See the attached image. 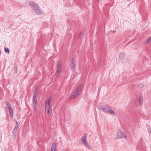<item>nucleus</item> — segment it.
<instances>
[{
	"label": "nucleus",
	"instance_id": "f257e3e1",
	"mask_svg": "<svg viewBox=\"0 0 151 151\" xmlns=\"http://www.w3.org/2000/svg\"><path fill=\"white\" fill-rule=\"evenodd\" d=\"M82 88V84H80L75 89L73 93L70 96L69 99H75L81 93V90Z\"/></svg>",
	"mask_w": 151,
	"mask_h": 151
},
{
	"label": "nucleus",
	"instance_id": "f03ea898",
	"mask_svg": "<svg viewBox=\"0 0 151 151\" xmlns=\"http://www.w3.org/2000/svg\"><path fill=\"white\" fill-rule=\"evenodd\" d=\"M28 4L29 6L32 8V10L34 12L40 7L37 4L32 1H30Z\"/></svg>",
	"mask_w": 151,
	"mask_h": 151
},
{
	"label": "nucleus",
	"instance_id": "7ed1b4c3",
	"mask_svg": "<svg viewBox=\"0 0 151 151\" xmlns=\"http://www.w3.org/2000/svg\"><path fill=\"white\" fill-rule=\"evenodd\" d=\"M116 136V138L119 139L126 137V136L123 132L120 130L118 131Z\"/></svg>",
	"mask_w": 151,
	"mask_h": 151
},
{
	"label": "nucleus",
	"instance_id": "20e7f679",
	"mask_svg": "<svg viewBox=\"0 0 151 151\" xmlns=\"http://www.w3.org/2000/svg\"><path fill=\"white\" fill-rule=\"evenodd\" d=\"M62 69V63L61 61H60L58 65L57 68V71L56 75L57 76H58L61 72Z\"/></svg>",
	"mask_w": 151,
	"mask_h": 151
},
{
	"label": "nucleus",
	"instance_id": "39448f33",
	"mask_svg": "<svg viewBox=\"0 0 151 151\" xmlns=\"http://www.w3.org/2000/svg\"><path fill=\"white\" fill-rule=\"evenodd\" d=\"M87 136V134L85 133L81 138V141L83 145L88 142L86 140Z\"/></svg>",
	"mask_w": 151,
	"mask_h": 151
},
{
	"label": "nucleus",
	"instance_id": "423d86ee",
	"mask_svg": "<svg viewBox=\"0 0 151 151\" xmlns=\"http://www.w3.org/2000/svg\"><path fill=\"white\" fill-rule=\"evenodd\" d=\"M36 14L38 15H40L44 14V12L40 7L34 12Z\"/></svg>",
	"mask_w": 151,
	"mask_h": 151
},
{
	"label": "nucleus",
	"instance_id": "0eeeda50",
	"mask_svg": "<svg viewBox=\"0 0 151 151\" xmlns=\"http://www.w3.org/2000/svg\"><path fill=\"white\" fill-rule=\"evenodd\" d=\"M70 68L73 72L75 70V61L73 58L71 61Z\"/></svg>",
	"mask_w": 151,
	"mask_h": 151
},
{
	"label": "nucleus",
	"instance_id": "6e6552de",
	"mask_svg": "<svg viewBox=\"0 0 151 151\" xmlns=\"http://www.w3.org/2000/svg\"><path fill=\"white\" fill-rule=\"evenodd\" d=\"M45 111L48 114H50L52 112V110L50 105H45Z\"/></svg>",
	"mask_w": 151,
	"mask_h": 151
},
{
	"label": "nucleus",
	"instance_id": "1a4fd4ad",
	"mask_svg": "<svg viewBox=\"0 0 151 151\" xmlns=\"http://www.w3.org/2000/svg\"><path fill=\"white\" fill-rule=\"evenodd\" d=\"M109 108L107 106H104L101 107L100 109H101V111L104 112H108V111H109Z\"/></svg>",
	"mask_w": 151,
	"mask_h": 151
},
{
	"label": "nucleus",
	"instance_id": "9d476101",
	"mask_svg": "<svg viewBox=\"0 0 151 151\" xmlns=\"http://www.w3.org/2000/svg\"><path fill=\"white\" fill-rule=\"evenodd\" d=\"M37 90L36 89L34 91L33 99V100H37Z\"/></svg>",
	"mask_w": 151,
	"mask_h": 151
},
{
	"label": "nucleus",
	"instance_id": "9b49d317",
	"mask_svg": "<svg viewBox=\"0 0 151 151\" xmlns=\"http://www.w3.org/2000/svg\"><path fill=\"white\" fill-rule=\"evenodd\" d=\"M37 100H33V104L35 110L36 111L37 110Z\"/></svg>",
	"mask_w": 151,
	"mask_h": 151
},
{
	"label": "nucleus",
	"instance_id": "f8f14e48",
	"mask_svg": "<svg viewBox=\"0 0 151 151\" xmlns=\"http://www.w3.org/2000/svg\"><path fill=\"white\" fill-rule=\"evenodd\" d=\"M8 109L9 112L10 116L11 117V118L12 119L13 118V113L12 107H10V108H9Z\"/></svg>",
	"mask_w": 151,
	"mask_h": 151
},
{
	"label": "nucleus",
	"instance_id": "ddd939ff",
	"mask_svg": "<svg viewBox=\"0 0 151 151\" xmlns=\"http://www.w3.org/2000/svg\"><path fill=\"white\" fill-rule=\"evenodd\" d=\"M125 54L124 53H121L119 55V58L121 60H123L125 58Z\"/></svg>",
	"mask_w": 151,
	"mask_h": 151
},
{
	"label": "nucleus",
	"instance_id": "4468645a",
	"mask_svg": "<svg viewBox=\"0 0 151 151\" xmlns=\"http://www.w3.org/2000/svg\"><path fill=\"white\" fill-rule=\"evenodd\" d=\"M55 143H53L51 148L50 151H55Z\"/></svg>",
	"mask_w": 151,
	"mask_h": 151
},
{
	"label": "nucleus",
	"instance_id": "2eb2a0df",
	"mask_svg": "<svg viewBox=\"0 0 151 151\" xmlns=\"http://www.w3.org/2000/svg\"><path fill=\"white\" fill-rule=\"evenodd\" d=\"M108 111V112H109L110 114L115 115V112L112 109H111L109 108Z\"/></svg>",
	"mask_w": 151,
	"mask_h": 151
},
{
	"label": "nucleus",
	"instance_id": "dca6fc26",
	"mask_svg": "<svg viewBox=\"0 0 151 151\" xmlns=\"http://www.w3.org/2000/svg\"><path fill=\"white\" fill-rule=\"evenodd\" d=\"M84 145L86 146L88 149L89 150L91 149V147L90 145H89L88 142L85 143V144H84Z\"/></svg>",
	"mask_w": 151,
	"mask_h": 151
},
{
	"label": "nucleus",
	"instance_id": "f3484780",
	"mask_svg": "<svg viewBox=\"0 0 151 151\" xmlns=\"http://www.w3.org/2000/svg\"><path fill=\"white\" fill-rule=\"evenodd\" d=\"M50 101L47 100H46L45 102V105H49V106H50Z\"/></svg>",
	"mask_w": 151,
	"mask_h": 151
},
{
	"label": "nucleus",
	"instance_id": "a211bd4d",
	"mask_svg": "<svg viewBox=\"0 0 151 151\" xmlns=\"http://www.w3.org/2000/svg\"><path fill=\"white\" fill-rule=\"evenodd\" d=\"M151 42V37L149 38L148 40H147V41L145 43V44H146L147 43Z\"/></svg>",
	"mask_w": 151,
	"mask_h": 151
},
{
	"label": "nucleus",
	"instance_id": "6ab92c4d",
	"mask_svg": "<svg viewBox=\"0 0 151 151\" xmlns=\"http://www.w3.org/2000/svg\"><path fill=\"white\" fill-rule=\"evenodd\" d=\"M142 98H140L139 99V101L140 104L141 105L142 104L143 101H142Z\"/></svg>",
	"mask_w": 151,
	"mask_h": 151
},
{
	"label": "nucleus",
	"instance_id": "aec40b11",
	"mask_svg": "<svg viewBox=\"0 0 151 151\" xmlns=\"http://www.w3.org/2000/svg\"><path fill=\"white\" fill-rule=\"evenodd\" d=\"M4 51L6 52L9 53V49L6 47H5L4 48Z\"/></svg>",
	"mask_w": 151,
	"mask_h": 151
},
{
	"label": "nucleus",
	"instance_id": "412c9836",
	"mask_svg": "<svg viewBox=\"0 0 151 151\" xmlns=\"http://www.w3.org/2000/svg\"><path fill=\"white\" fill-rule=\"evenodd\" d=\"M6 105L8 108H10V107H12L10 104L9 103L7 102H6Z\"/></svg>",
	"mask_w": 151,
	"mask_h": 151
},
{
	"label": "nucleus",
	"instance_id": "4be33fe9",
	"mask_svg": "<svg viewBox=\"0 0 151 151\" xmlns=\"http://www.w3.org/2000/svg\"><path fill=\"white\" fill-rule=\"evenodd\" d=\"M83 36V33L82 32H80L78 35V37L79 38H81Z\"/></svg>",
	"mask_w": 151,
	"mask_h": 151
},
{
	"label": "nucleus",
	"instance_id": "5701e85b",
	"mask_svg": "<svg viewBox=\"0 0 151 151\" xmlns=\"http://www.w3.org/2000/svg\"><path fill=\"white\" fill-rule=\"evenodd\" d=\"M18 128V127H17V126H16L15 128L14 129V131H16L17 130Z\"/></svg>",
	"mask_w": 151,
	"mask_h": 151
},
{
	"label": "nucleus",
	"instance_id": "b1692460",
	"mask_svg": "<svg viewBox=\"0 0 151 151\" xmlns=\"http://www.w3.org/2000/svg\"><path fill=\"white\" fill-rule=\"evenodd\" d=\"M52 97L51 96H49L47 100L50 101L51 100Z\"/></svg>",
	"mask_w": 151,
	"mask_h": 151
},
{
	"label": "nucleus",
	"instance_id": "393cba45",
	"mask_svg": "<svg viewBox=\"0 0 151 151\" xmlns=\"http://www.w3.org/2000/svg\"><path fill=\"white\" fill-rule=\"evenodd\" d=\"M16 126H17V127H18V122L17 121H16Z\"/></svg>",
	"mask_w": 151,
	"mask_h": 151
},
{
	"label": "nucleus",
	"instance_id": "a878e982",
	"mask_svg": "<svg viewBox=\"0 0 151 151\" xmlns=\"http://www.w3.org/2000/svg\"><path fill=\"white\" fill-rule=\"evenodd\" d=\"M148 130H149L148 129ZM148 131H149V132H149V130H148Z\"/></svg>",
	"mask_w": 151,
	"mask_h": 151
}]
</instances>
